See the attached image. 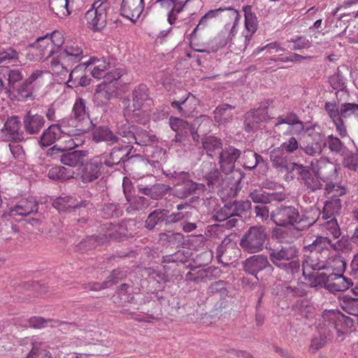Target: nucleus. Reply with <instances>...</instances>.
<instances>
[{
  "mask_svg": "<svg viewBox=\"0 0 358 358\" xmlns=\"http://www.w3.org/2000/svg\"><path fill=\"white\" fill-rule=\"evenodd\" d=\"M110 238H111L110 233L100 236H91L82 241L79 247L80 250H91L96 248L97 245L103 244Z\"/></svg>",
  "mask_w": 358,
  "mask_h": 358,
  "instance_id": "nucleus-43",
  "label": "nucleus"
},
{
  "mask_svg": "<svg viewBox=\"0 0 358 358\" xmlns=\"http://www.w3.org/2000/svg\"><path fill=\"white\" fill-rule=\"evenodd\" d=\"M20 121L18 117H9L1 129L3 141L20 142L24 140L23 133L20 131Z\"/></svg>",
  "mask_w": 358,
  "mask_h": 358,
  "instance_id": "nucleus-15",
  "label": "nucleus"
},
{
  "mask_svg": "<svg viewBox=\"0 0 358 358\" xmlns=\"http://www.w3.org/2000/svg\"><path fill=\"white\" fill-rule=\"evenodd\" d=\"M243 11L245 15V31L243 32V36L245 38V42L247 44L257 30L258 20L255 14L252 12V7L250 6H244Z\"/></svg>",
  "mask_w": 358,
  "mask_h": 358,
  "instance_id": "nucleus-29",
  "label": "nucleus"
},
{
  "mask_svg": "<svg viewBox=\"0 0 358 358\" xmlns=\"http://www.w3.org/2000/svg\"><path fill=\"white\" fill-rule=\"evenodd\" d=\"M241 150L233 146L229 145L222 148L219 154L220 164L222 171L227 174L234 169L235 162L240 157Z\"/></svg>",
  "mask_w": 358,
  "mask_h": 358,
  "instance_id": "nucleus-18",
  "label": "nucleus"
},
{
  "mask_svg": "<svg viewBox=\"0 0 358 358\" xmlns=\"http://www.w3.org/2000/svg\"><path fill=\"white\" fill-rule=\"evenodd\" d=\"M202 145L207 155L212 158L219 155L222 149L221 139L213 136H205L202 140Z\"/></svg>",
  "mask_w": 358,
  "mask_h": 358,
  "instance_id": "nucleus-35",
  "label": "nucleus"
},
{
  "mask_svg": "<svg viewBox=\"0 0 358 358\" xmlns=\"http://www.w3.org/2000/svg\"><path fill=\"white\" fill-rule=\"evenodd\" d=\"M346 79L338 70L336 73L331 76L329 78V83L334 90H341L346 88Z\"/></svg>",
  "mask_w": 358,
  "mask_h": 358,
  "instance_id": "nucleus-64",
  "label": "nucleus"
},
{
  "mask_svg": "<svg viewBox=\"0 0 358 358\" xmlns=\"http://www.w3.org/2000/svg\"><path fill=\"white\" fill-rule=\"evenodd\" d=\"M250 199L256 203L266 204L270 203L274 197L272 194L266 192L263 189H255L249 194Z\"/></svg>",
  "mask_w": 358,
  "mask_h": 358,
  "instance_id": "nucleus-49",
  "label": "nucleus"
},
{
  "mask_svg": "<svg viewBox=\"0 0 358 358\" xmlns=\"http://www.w3.org/2000/svg\"><path fill=\"white\" fill-rule=\"evenodd\" d=\"M323 220L324 222L320 224L322 230L332 235L334 238H338L341 236V229L336 217H331L328 220Z\"/></svg>",
  "mask_w": 358,
  "mask_h": 358,
  "instance_id": "nucleus-50",
  "label": "nucleus"
},
{
  "mask_svg": "<svg viewBox=\"0 0 358 358\" xmlns=\"http://www.w3.org/2000/svg\"><path fill=\"white\" fill-rule=\"evenodd\" d=\"M266 228L253 226L244 234L240 240V246L244 252L253 254L262 251L267 239Z\"/></svg>",
  "mask_w": 358,
  "mask_h": 358,
  "instance_id": "nucleus-5",
  "label": "nucleus"
},
{
  "mask_svg": "<svg viewBox=\"0 0 358 358\" xmlns=\"http://www.w3.org/2000/svg\"><path fill=\"white\" fill-rule=\"evenodd\" d=\"M92 139L96 143L105 142L108 145H120L124 138L116 136L107 126H98L93 129Z\"/></svg>",
  "mask_w": 358,
  "mask_h": 358,
  "instance_id": "nucleus-23",
  "label": "nucleus"
},
{
  "mask_svg": "<svg viewBox=\"0 0 358 358\" xmlns=\"http://www.w3.org/2000/svg\"><path fill=\"white\" fill-rule=\"evenodd\" d=\"M37 211L38 205L34 199H23L10 210V214L15 217L17 215L27 216Z\"/></svg>",
  "mask_w": 358,
  "mask_h": 358,
  "instance_id": "nucleus-33",
  "label": "nucleus"
},
{
  "mask_svg": "<svg viewBox=\"0 0 358 358\" xmlns=\"http://www.w3.org/2000/svg\"><path fill=\"white\" fill-rule=\"evenodd\" d=\"M323 141L324 138L311 140V141L307 142L306 144L302 145L301 150L306 155L314 157L310 162V167L313 171L318 172L320 169L327 168L330 171L335 173L336 171V166L330 162L328 158H316V157L321 155L324 148Z\"/></svg>",
  "mask_w": 358,
  "mask_h": 358,
  "instance_id": "nucleus-6",
  "label": "nucleus"
},
{
  "mask_svg": "<svg viewBox=\"0 0 358 358\" xmlns=\"http://www.w3.org/2000/svg\"><path fill=\"white\" fill-rule=\"evenodd\" d=\"M85 69L90 68L92 76L96 79L104 78V81L111 83L118 80L123 74L120 69H113L110 59H98L92 57L84 62Z\"/></svg>",
  "mask_w": 358,
  "mask_h": 358,
  "instance_id": "nucleus-4",
  "label": "nucleus"
},
{
  "mask_svg": "<svg viewBox=\"0 0 358 358\" xmlns=\"http://www.w3.org/2000/svg\"><path fill=\"white\" fill-rule=\"evenodd\" d=\"M209 166L210 171L206 173V179L208 182V185H220L223 180L222 177L218 169L215 167V164L210 163L207 164Z\"/></svg>",
  "mask_w": 358,
  "mask_h": 358,
  "instance_id": "nucleus-56",
  "label": "nucleus"
},
{
  "mask_svg": "<svg viewBox=\"0 0 358 358\" xmlns=\"http://www.w3.org/2000/svg\"><path fill=\"white\" fill-rule=\"evenodd\" d=\"M296 173L300 175L303 179L306 187L312 192L319 189L322 187V184L319 178L318 174H323L322 169L318 172L312 173L310 172L308 167L301 164L297 166Z\"/></svg>",
  "mask_w": 358,
  "mask_h": 358,
  "instance_id": "nucleus-26",
  "label": "nucleus"
},
{
  "mask_svg": "<svg viewBox=\"0 0 358 358\" xmlns=\"http://www.w3.org/2000/svg\"><path fill=\"white\" fill-rule=\"evenodd\" d=\"M309 254L303 255L302 263L303 274L308 278H313L315 280L320 278L321 273L318 271L324 270L327 267V258L320 255L317 252H308Z\"/></svg>",
  "mask_w": 358,
  "mask_h": 358,
  "instance_id": "nucleus-9",
  "label": "nucleus"
},
{
  "mask_svg": "<svg viewBox=\"0 0 358 358\" xmlns=\"http://www.w3.org/2000/svg\"><path fill=\"white\" fill-rule=\"evenodd\" d=\"M324 206L323 211L320 214V220H328L331 217H335L340 213L341 210V201L339 198H330Z\"/></svg>",
  "mask_w": 358,
  "mask_h": 358,
  "instance_id": "nucleus-37",
  "label": "nucleus"
},
{
  "mask_svg": "<svg viewBox=\"0 0 358 358\" xmlns=\"http://www.w3.org/2000/svg\"><path fill=\"white\" fill-rule=\"evenodd\" d=\"M224 12L227 13V16L230 19V22L227 23L222 31V34L226 36L224 44L231 41L238 32V25L241 20V15L237 10L231 8H224Z\"/></svg>",
  "mask_w": 358,
  "mask_h": 358,
  "instance_id": "nucleus-24",
  "label": "nucleus"
},
{
  "mask_svg": "<svg viewBox=\"0 0 358 358\" xmlns=\"http://www.w3.org/2000/svg\"><path fill=\"white\" fill-rule=\"evenodd\" d=\"M62 59L69 62L71 64L78 62L83 57V49L79 43L70 41L57 51Z\"/></svg>",
  "mask_w": 358,
  "mask_h": 358,
  "instance_id": "nucleus-21",
  "label": "nucleus"
},
{
  "mask_svg": "<svg viewBox=\"0 0 358 358\" xmlns=\"http://www.w3.org/2000/svg\"><path fill=\"white\" fill-rule=\"evenodd\" d=\"M78 136H67L68 139L65 140L66 145L64 148H57L56 145H55L48 151V155L52 157L53 155L59 154V152H62L66 150H71L81 145L84 141Z\"/></svg>",
  "mask_w": 358,
  "mask_h": 358,
  "instance_id": "nucleus-45",
  "label": "nucleus"
},
{
  "mask_svg": "<svg viewBox=\"0 0 358 358\" xmlns=\"http://www.w3.org/2000/svg\"><path fill=\"white\" fill-rule=\"evenodd\" d=\"M348 240L342 238L335 243L327 236H317L311 244L304 246V250L308 252H317L320 255L329 257V249L336 251L342 250L348 243Z\"/></svg>",
  "mask_w": 358,
  "mask_h": 358,
  "instance_id": "nucleus-10",
  "label": "nucleus"
},
{
  "mask_svg": "<svg viewBox=\"0 0 358 358\" xmlns=\"http://www.w3.org/2000/svg\"><path fill=\"white\" fill-rule=\"evenodd\" d=\"M56 323H57V322L52 320H45L41 317H32L28 320L29 327L36 329H41L46 327H55Z\"/></svg>",
  "mask_w": 358,
  "mask_h": 358,
  "instance_id": "nucleus-62",
  "label": "nucleus"
},
{
  "mask_svg": "<svg viewBox=\"0 0 358 358\" xmlns=\"http://www.w3.org/2000/svg\"><path fill=\"white\" fill-rule=\"evenodd\" d=\"M287 41L293 44L291 50L295 51L308 49L312 46L311 40L305 36H296Z\"/></svg>",
  "mask_w": 358,
  "mask_h": 358,
  "instance_id": "nucleus-55",
  "label": "nucleus"
},
{
  "mask_svg": "<svg viewBox=\"0 0 358 358\" xmlns=\"http://www.w3.org/2000/svg\"><path fill=\"white\" fill-rule=\"evenodd\" d=\"M64 136H76L85 133L88 128L74 118H64L58 124Z\"/></svg>",
  "mask_w": 358,
  "mask_h": 358,
  "instance_id": "nucleus-27",
  "label": "nucleus"
},
{
  "mask_svg": "<svg viewBox=\"0 0 358 358\" xmlns=\"http://www.w3.org/2000/svg\"><path fill=\"white\" fill-rule=\"evenodd\" d=\"M317 280L321 286L333 293L348 289L352 283V278H347L343 274L336 273H321L320 278Z\"/></svg>",
  "mask_w": 358,
  "mask_h": 358,
  "instance_id": "nucleus-11",
  "label": "nucleus"
},
{
  "mask_svg": "<svg viewBox=\"0 0 358 358\" xmlns=\"http://www.w3.org/2000/svg\"><path fill=\"white\" fill-rule=\"evenodd\" d=\"M169 210L166 209H157L150 213L148 216L145 226L149 229H153L156 226L164 222H167Z\"/></svg>",
  "mask_w": 358,
  "mask_h": 358,
  "instance_id": "nucleus-38",
  "label": "nucleus"
},
{
  "mask_svg": "<svg viewBox=\"0 0 358 358\" xmlns=\"http://www.w3.org/2000/svg\"><path fill=\"white\" fill-rule=\"evenodd\" d=\"M185 100H187V102L183 106V113L180 114L183 115H189L196 108L197 106L199 104V100L195 95L187 92Z\"/></svg>",
  "mask_w": 358,
  "mask_h": 358,
  "instance_id": "nucleus-61",
  "label": "nucleus"
},
{
  "mask_svg": "<svg viewBox=\"0 0 358 358\" xmlns=\"http://www.w3.org/2000/svg\"><path fill=\"white\" fill-rule=\"evenodd\" d=\"M103 165L101 159L97 156L91 159L83 167L80 179L83 182H90L97 179L101 174Z\"/></svg>",
  "mask_w": 358,
  "mask_h": 358,
  "instance_id": "nucleus-19",
  "label": "nucleus"
},
{
  "mask_svg": "<svg viewBox=\"0 0 358 358\" xmlns=\"http://www.w3.org/2000/svg\"><path fill=\"white\" fill-rule=\"evenodd\" d=\"M174 185H180L189 178V173L185 171H171L165 173Z\"/></svg>",
  "mask_w": 358,
  "mask_h": 358,
  "instance_id": "nucleus-63",
  "label": "nucleus"
},
{
  "mask_svg": "<svg viewBox=\"0 0 358 358\" xmlns=\"http://www.w3.org/2000/svg\"><path fill=\"white\" fill-rule=\"evenodd\" d=\"M117 134L124 140L122 142L129 145L135 143L139 145H148L156 141V136L142 129L130 127L129 124L118 125Z\"/></svg>",
  "mask_w": 358,
  "mask_h": 358,
  "instance_id": "nucleus-8",
  "label": "nucleus"
},
{
  "mask_svg": "<svg viewBox=\"0 0 358 358\" xmlns=\"http://www.w3.org/2000/svg\"><path fill=\"white\" fill-rule=\"evenodd\" d=\"M169 189V187L164 184L154 182L152 186L145 189L144 195L150 196L152 199H159Z\"/></svg>",
  "mask_w": 358,
  "mask_h": 358,
  "instance_id": "nucleus-51",
  "label": "nucleus"
},
{
  "mask_svg": "<svg viewBox=\"0 0 358 358\" xmlns=\"http://www.w3.org/2000/svg\"><path fill=\"white\" fill-rule=\"evenodd\" d=\"M131 150L132 146L130 145L115 146L108 155L103 154L97 157L101 159L103 166L113 168L114 166L128 160L129 158L127 157Z\"/></svg>",
  "mask_w": 358,
  "mask_h": 358,
  "instance_id": "nucleus-14",
  "label": "nucleus"
},
{
  "mask_svg": "<svg viewBox=\"0 0 358 358\" xmlns=\"http://www.w3.org/2000/svg\"><path fill=\"white\" fill-rule=\"evenodd\" d=\"M120 273V271L114 270L111 275H110V277L108 278V280H106L101 284L99 282L90 283L88 285L89 289L91 290L97 291L107 288L109 286V285L117 283L118 280L122 278V275L119 276Z\"/></svg>",
  "mask_w": 358,
  "mask_h": 358,
  "instance_id": "nucleus-52",
  "label": "nucleus"
},
{
  "mask_svg": "<svg viewBox=\"0 0 358 358\" xmlns=\"http://www.w3.org/2000/svg\"><path fill=\"white\" fill-rule=\"evenodd\" d=\"M346 262L344 259L338 255L332 256L327 259L326 273H336L343 274L345 269Z\"/></svg>",
  "mask_w": 358,
  "mask_h": 358,
  "instance_id": "nucleus-42",
  "label": "nucleus"
},
{
  "mask_svg": "<svg viewBox=\"0 0 358 358\" xmlns=\"http://www.w3.org/2000/svg\"><path fill=\"white\" fill-rule=\"evenodd\" d=\"M87 201L78 202L76 199L70 196H59L52 203L53 207L58 211H67L76 208L87 207Z\"/></svg>",
  "mask_w": 358,
  "mask_h": 358,
  "instance_id": "nucleus-31",
  "label": "nucleus"
},
{
  "mask_svg": "<svg viewBox=\"0 0 358 358\" xmlns=\"http://www.w3.org/2000/svg\"><path fill=\"white\" fill-rule=\"evenodd\" d=\"M62 134L63 133L59 124H52L43 131L41 136L40 143L43 147L49 146L59 139Z\"/></svg>",
  "mask_w": 358,
  "mask_h": 358,
  "instance_id": "nucleus-36",
  "label": "nucleus"
},
{
  "mask_svg": "<svg viewBox=\"0 0 358 358\" xmlns=\"http://www.w3.org/2000/svg\"><path fill=\"white\" fill-rule=\"evenodd\" d=\"M31 48L36 60L46 59L57 54V51L52 47L51 41L45 36L38 38L31 46Z\"/></svg>",
  "mask_w": 358,
  "mask_h": 358,
  "instance_id": "nucleus-20",
  "label": "nucleus"
},
{
  "mask_svg": "<svg viewBox=\"0 0 358 358\" xmlns=\"http://www.w3.org/2000/svg\"><path fill=\"white\" fill-rule=\"evenodd\" d=\"M169 124L171 128L176 131L178 134H186L188 131L190 132V127L189 123L178 117H170Z\"/></svg>",
  "mask_w": 358,
  "mask_h": 358,
  "instance_id": "nucleus-54",
  "label": "nucleus"
},
{
  "mask_svg": "<svg viewBox=\"0 0 358 358\" xmlns=\"http://www.w3.org/2000/svg\"><path fill=\"white\" fill-rule=\"evenodd\" d=\"M72 116L76 118L78 122H80L83 125H87L90 115L85 99L78 98L76 100L72 109Z\"/></svg>",
  "mask_w": 358,
  "mask_h": 358,
  "instance_id": "nucleus-34",
  "label": "nucleus"
},
{
  "mask_svg": "<svg viewBox=\"0 0 358 358\" xmlns=\"http://www.w3.org/2000/svg\"><path fill=\"white\" fill-rule=\"evenodd\" d=\"M132 105L124 110V115L131 120L141 124H145L150 115L152 100L150 99L148 88L141 84L132 92Z\"/></svg>",
  "mask_w": 358,
  "mask_h": 358,
  "instance_id": "nucleus-1",
  "label": "nucleus"
},
{
  "mask_svg": "<svg viewBox=\"0 0 358 358\" xmlns=\"http://www.w3.org/2000/svg\"><path fill=\"white\" fill-rule=\"evenodd\" d=\"M243 267L246 273L255 276L259 272L264 269L271 272L274 269L268 262L267 256L263 255H253L246 259L243 262Z\"/></svg>",
  "mask_w": 358,
  "mask_h": 358,
  "instance_id": "nucleus-16",
  "label": "nucleus"
},
{
  "mask_svg": "<svg viewBox=\"0 0 358 358\" xmlns=\"http://www.w3.org/2000/svg\"><path fill=\"white\" fill-rule=\"evenodd\" d=\"M302 145L294 136L289 137L287 141L283 142L279 148L287 154H294L297 150H301Z\"/></svg>",
  "mask_w": 358,
  "mask_h": 358,
  "instance_id": "nucleus-60",
  "label": "nucleus"
},
{
  "mask_svg": "<svg viewBox=\"0 0 358 358\" xmlns=\"http://www.w3.org/2000/svg\"><path fill=\"white\" fill-rule=\"evenodd\" d=\"M108 0H97L85 13L87 26L94 31L103 29L106 24L107 10L110 8Z\"/></svg>",
  "mask_w": 358,
  "mask_h": 358,
  "instance_id": "nucleus-7",
  "label": "nucleus"
},
{
  "mask_svg": "<svg viewBox=\"0 0 358 358\" xmlns=\"http://www.w3.org/2000/svg\"><path fill=\"white\" fill-rule=\"evenodd\" d=\"M287 125V129L283 131L284 135L301 136L304 134L305 127L299 118L295 114L279 116L274 124V127L278 131L282 130V126Z\"/></svg>",
  "mask_w": 358,
  "mask_h": 358,
  "instance_id": "nucleus-13",
  "label": "nucleus"
},
{
  "mask_svg": "<svg viewBox=\"0 0 358 358\" xmlns=\"http://www.w3.org/2000/svg\"><path fill=\"white\" fill-rule=\"evenodd\" d=\"M299 249L295 245H278L270 248L268 257L270 261L278 268L287 273L294 274L300 268L299 261L294 260L299 256Z\"/></svg>",
  "mask_w": 358,
  "mask_h": 358,
  "instance_id": "nucleus-2",
  "label": "nucleus"
},
{
  "mask_svg": "<svg viewBox=\"0 0 358 358\" xmlns=\"http://www.w3.org/2000/svg\"><path fill=\"white\" fill-rule=\"evenodd\" d=\"M213 126L212 120L207 115H200L194 120L190 127V134L194 141L199 142L201 135H206Z\"/></svg>",
  "mask_w": 358,
  "mask_h": 358,
  "instance_id": "nucleus-25",
  "label": "nucleus"
},
{
  "mask_svg": "<svg viewBox=\"0 0 358 358\" xmlns=\"http://www.w3.org/2000/svg\"><path fill=\"white\" fill-rule=\"evenodd\" d=\"M271 218L280 227L294 226L299 219V213L294 206H280L272 211Z\"/></svg>",
  "mask_w": 358,
  "mask_h": 358,
  "instance_id": "nucleus-12",
  "label": "nucleus"
},
{
  "mask_svg": "<svg viewBox=\"0 0 358 358\" xmlns=\"http://www.w3.org/2000/svg\"><path fill=\"white\" fill-rule=\"evenodd\" d=\"M144 10L143 0H123L121 13L132 22L137 21Z\"/></svg>",
  "mask_w": 358,
  "mask_h": 358,
  "instance_id": "nucleus-22",
  "label": "nucleus"
},
{
  "mask_svg": "<svg viewBox=\"0 0 358 358\" xmlns=\"http://www.w3.org/2000/svg\"><path fill=\"white\" fill-rule=\"evenodd\" d=\"M323 144L324 147L327 146L332 152L336 154L344 155L346 150V147L341 140L333 135H329L323 141Z\"/></svg>",
  "mask_w": 358,
  "mask_h": 358,
  "instance_id": "nucleus-48",
  "label": "nucleus"
},
{
  "mask_svg": "<svg viewBox=\"0 0 358 358\" xmlns=\"http://www.w3.org/2000/svg\"><path fill=\"white\" fill-rule=\"evenodd\" d=\"M73 171L64 166H55L48 171V177L56 180H66L73 178Z\"/></svg>",
  "mask_w": 358,
  "mask_h": 358,
  "instance_id": "nucleus-47",
  "label": "nucleus"
},
{
  "mask_svg": "<svg viewBox=\"0 0 358 358\" xmlns=\"http://www.w3.org/2000/svg\"><path fill=\"white\" fill-rule=\"evenodd\" d=\"M325 194L329 198H338L345 194L346 190L343 186L331 182H327L324 187Z\"/></svg>",
  "mask_w": 358,
  "mask_h": 358,
  "instance_id": "nucleus-59",
  "label": "nucleus"
},
{
  "mask_svg": "<svg viewBox=\"0 0 358 358\" xmlns=\"http://www.w3.org/2000/svg\"><path fill=\"white\" fill-rule=\"evenodd\" d=\"M45 124L43 115L28 112L23 119L24 129L29 134H37Z\"/></svg>",
  "mask_w": 358,
  "mask_h": 358,
  "instance_id": "nucleus-28",
  "label": "nucleus"
},
{
  "mask_svg": "<svg viewBox=\"0 0 358 358\" xmlns=\"http://www.w3.org/2000/svg\"><path fill=\"white\" fill-rule=\"evenodd\" d=\"M341 306L348 314L358 317V299L344 296L341 301Z\"/></svg>",
  "mask_w": 358,
  "mask_h": 358,
  "instance_id": "nucleus-53",
  "label": "nucleus"
},
{
  "mask_svg": "<svg viewBox=\"0 0 358 358\" xmlns=\"http://www.w3.org/2000/svg\"><path fill=\"white\" fill-rule=\"evenodd\" d=\"M236 243L231 239V236H226L217 248V258L219 262L226 265L228 264L224 260L231 257L233 252L236 254Z\"/></svg>",
  "mask_w": 358,
  "mask_h": 358,
  "instance_id": "nucleus-30",
  "label": "nucleus"
},
{
  "mask_svg": "<svg viewBox=\"0 0 358 358\" xmlns=\"http://www.w3.org/2000/svg\"><path fill=\"white\" fill-rule=\"evenodd\" d=\"M269 156L272 166L280 172L296 171V166H300L296 163L290 162L288 155L279 148L271 150Z\"/></svg>",
  "mask_w": 358,
  "mask_h": 358,
  "instance_id": "nucleus-17",
  "label": "nucleus"
},
{
  "mask_svg": "<svg viewBox=\"0 0 358 358\" xmlns=\"http://www.w3.org/2000/svg\"><path fill=\"white\" fill-rule=\"evenodd\" d=\"M225 9L222 8L213 9L206 13L199 20L196 27L194 29L190 34V36H196V32L201 30H203L209 26L210 20L218 17L222 12H224Z\"/></svg>",
  "mask_w": 358,
  "mask_h": 358,
  "instance_id": "nucleus-40",
  "label": "nucleus"
},
{
  "mask_svg": "<svg viewBox=\"0 0 358 358\" xmlns=\"http://www.w3.org/2000/svg\"><path fill=\"white\" fill-rule=\"evenodd\" d=\"M114 92V87L110 85V83L103 81L96 87L94 101L98 106L106 105L111 99Z\"/></svg>",
  "mask_w": 358,
  "mask_h": 358,
  "instance_id": "nucleus-32",
  "label": "nucleus"
},
{
  "mask_svg": "<svg viewBox=\"0 0 358 358\" xmlns=\"http://www.w3.org/2000/svg\"><path fill=\"white\" fill-rule=\"evenodd\" d=\"M243 158L245 168L250 170L255 169L260 161L263 160L261 155L251 150L244 152Z\"/></svg>",
  "mask_w": 358,
  "mask_h": 358,
  "instance_id": "nucleus-57",
  "label": "nucleus"
},
{
  "mask_svg": "<svg viewBox=\"0 0 358 358\" xmlns=\"http://www.w3.org/2000/svg\"><path fill=\"white\" fill-rule=\"evenodd\" d=\"M71 63L64 59H62L59 57V53L56 56H53L51 62L50 68L55 74L66 76L69 72V66Z\"/></svg>",
  "mask_w": 358,
  "mask_h": 358,
  "instance_id": "nucleus-46",
  "label": "nucleus"
},
{
  "mask_svg": "<svg viewBox=\"0 0 358 358\" xmlns=\"http://www.w3.org/2000/svg\"><path fill=\"white\" fill-rule=\"evenodd\" d=\"M250 208L251 202L248 200L229 202L215 213L213 218L217 222L226 220L225 227L231 229L237 224L236 217Z\"/></svg>",
  "mask_w": 358,
  "mask_h": 358,
  "instance_id": "nucleus-3",
  "label": "nucleus"
},
{
  "mask_svg": "<svg viewBox=\"0 0 358 358\" xmlns=\"http://www.w3.org/2000/svg\"><path fill=\"white\" fill-rule=\"evenodd\" d=\"M234 108V106L227 103L218 106L214 111L215 121L220 124L229 122L232 117V110Z\"/></svg>",
  "mask_w": 358,
  "mask_h": 358,
  "instance_id": "nucleus-44",
  "label": "nucleus"
},
{
  "mask_svg": "<svg viewBox=\"0 0 358 358\" xmlns=\"http://www.w3.org/2000/svg\"><path fill=\"white\" fill-rule=\"evenodd\" d=\"M266 113L264 108H258L250 111L245 119L246 128L250 131L257 127V124L266 120Z\"/></svg>",
  "mask_w": 358,
  "mask_h": 358,
  "instance_id": "nucleus-39",
  "label": "nucleus"
},
{
  "mask_svg": "<svg viewBox=\"0 0 358 358\" xmlns=\"http://www.w3.org/2000/svg\"><path fill=\"white\" fill-rule=\"evenodd\" d=\"M60 153V162L64 165L74 167L83 164V155L80 151H64Z\"/></svg>",
  "mask_w": 358,
  "mask_h": 358,
  "instance_id": "nucleus-41",
  "label": "nucleus"
},
{
  "mask_svg": "<svg viewBox=\"0 0 358 358\" xmlns=\"http://www.w3.org/2000/svg\"><path fill=\"white\" fill-rule=\"evenodd\" d=\"M185 185L180 189H176V195L180 198H185L189 195L194 193L199 189V184L193 182L192 180H187Z\"/></svg>",
  "mask_w": 358,
  "mask_h": 358,
  "instance_id": "nucleus-58",
  "label": "nucleus"
}]
</instances>
